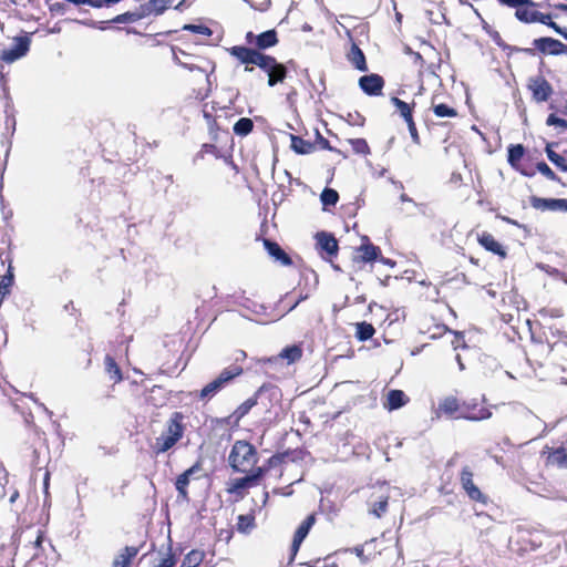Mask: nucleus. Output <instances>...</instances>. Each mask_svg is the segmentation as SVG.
Here are the masks:
<instances>
[{"mask_svg": "<svg viewBox=\"0 0 567 567\" xmlns=\"http://www.w3.org/2000/svg\"><path fill=\"white\" fill-rule=\"evenodd\" d=\"M184 415L181 412H174L167 421L166 430L156 439L154 449L156 453H164L172 449L183 436Z\"/></svg>", "mask_w": 567, "mask_h": 567, "instance_id": "1", "label": "nucleus"}, {"mask_svg": "<svg viewBox=\"0 0 567 567\" xmlns=\"http://www.w3.org/2000/svg\"><path fill=\"white\" fill-rule=\"evenodd\" d=\"M257 462L255 447L246 441H237L229 455L230 466L236 472L248 473Z\"/></svg>", "mask_w": 567, "mask_h": 567, "instance_id": "2", "label": "nucleus"}, {"mask_svg": "<svg viewBox=\"0 0 567 567\" xmlns=\"http://www.w3.org/2000/svg\"><path fill=\"white\" fill-rule=\"evenodd\" d=\"M268 75V85L274 86L282 82L287 75V69L284 64L278 63L274 56L260 53L256 64Z\"/></svg>", "mask_w": 567, "mask_h": 567, "instance_id": "3", "label": "nucleus"}, {"mask_svg": "<svg viewBox=\"0 0 567 567\" xmlns=\"http://www.w3.org/2000/svg\"><path fill=\"white\" fill-rule=\"evenodd\" d=\"M228 52L231 56L236 58L240 63L245 64L246 72L254 71V65L256 64L261 53L256 49L243 45L231 47L230 49H228Z\"/></svg>", "mask_w": 567, "mask_h": 567, "instance_id": "4", "label": "nucleus"}, {"mask_svg": "<svg viewBox=\"0 0 567 567\" xmlns=\"http://www.w3.org/2000/svg\"><path fill=\"white\" fill-rule=\"evenodd\" d=\"M246 42L249 45H255L258 51L266 50L268 48L275 47L278 43L277 32L275 30L265 31L258 35L252 32H248L246 34Z\"/></svg>", "mask_w": 567, "mask_h": 567, "instance_id": "5", "label": "nucleus"}, {"mask_svg": "<svg viewBox=\"0 0 567 567\" xmlns=\"http://www.w3.org/2000/svg\"><path fill=\"white\" fill-rule=\"evenodd\" d=\"M29 45L30 40L28 38H17L12 48L2 51L1 58L3 61L12 63L27 54Z\"/></svg>", "mask_w": 567, "mask_h": 567, "instance_id": "6", "label": "nucleus"}, {"mask_svg": "<svg viewBox=\"0 0 567 567\" xmlns=\"http://www.w3.org/2000/svg\"><path fill=\"white\" fill-rule=\"evenodd\" d=\"M491 416L492 412L487 408L470 403H464L461 413L455 415L456 419H465L468 421H483Z\"/></svg>", "mask_w": 567, "mask_h": 567, "instance_id": "7", "label": "nucleus"}, {"mask_svg": "<svg viewBox=\"0 0 567 567\" xmlns=\"http://www.w3.org/2000/svg\"><path fill=\"white\" fill-rule=\"evenodd\" d=\"M534 45L543 53L558 55L567 53V47L559 40L553 38H539L534 40Z\"/></svg>", "mask_w": 567, "mask_h": 567, "instance_id": "8", "label": "nucleus"}, {"mask_svg": "<svg viewBox=\"0 0 567 567\" xmlns=\"http://www.w3.org/2000/svg\"><path fill=\"white\" fill-rule=\"evenodd\" d=\"M528 86L533 92L534 99L538 102L547 101L553 92L550 84L543 76L530 79Z\"/></svg>", "mask_w": 567, "mask_h": 567, "instance_id": "9", "label": "nucleus"}, {"mask_svg": "<svg viewBox=\"0 0 567 567\" xmlns=\"http://www.w3.org/2000/svg\"><path fill=\"white\" fill-rule=\"evenodd\" d=\"M361 90L368 95H380L384 85L383 79L378 74L361 76L359 80Z\"/></svg>", "mask_w": 567, "mask_h": 567, "instance_id": "10", "label": "nucleus"}, {"mask_svg": "<svg viewBox=\"0 0 567 567\" xmlns=\"http://www.w3.org/2000/svg\"><path fill=\"white\" fill-rule=\"evenodd\" d=\"M315 522H316L315 516L309 515L296 530L293 540H292V545H291V558H290L291 560L297 555L301 543L307 537V535H308L310 528L312 527V525L315 524Z\"/></svg>", "mask_w": 567, "mask_h": 567, "instance_id": "11", "label": "nucleus"}, {"mask_svg": "<svg viewBox=\"0 0 567 567\" xmlns=\"http://www.w3.org/2000/svg\"><path fill=\"white\" fill-rule=\"evenodd\" d=\"M461 483L468 497L473 501H482L483 494L473 482V473L468 467H464L461 473Z\"/></svg>", "mask_w": 567, "mask_h": 567, "instance_id": "12", "label": "nucleus"}, {"mask_svg": "<svg viewBox=\"0 0 567 567\" xmlns=\"http://www.w3.org/2000/svg\"><path fill=\"white\" fill-rule=\"evenodd\" d=\"M532 206L540 210H567V199L533 197Z\"/></svg>", "mask_w": 567, "mask_h": 567, "instance_id": "13", "label": "nucleus"}, {"mask_svg": "<svg viewBox=\"0 0 567 567\" xmlns=\"http://www.w3.org/2000/svg\"><path fill=\"white\" fill-rule=\"evenodd\" d=\"M266 389V385L260 386L254 396L247 399L234 411L229 420H233L234 423H238L257 404L258 396L261 395Z\"/></svg>", "mask_w": 567, "mask_h": 567, "instance_id": "14", "label": "nucleus"}, {"mask_svg": "<svg viewBox=\"0 0 567 567\" xmlns=\"http://www.w3.org/2000/svg\"><path fill=\"white\" fill-rule=\"evenodd\" d=\"M409 402V398L401 390H390L383 402L384 409L389 411L398 410Z\"/></svg>", "mask_w": 567, "mask_h": 567, "instance_id": "15", "label": "nucleus"}, {"mask_svg": "<svg viewBox=\"0 0 567 567\" xmlns=\"http://www.w3.org/2000/svg\"><path fill=\"white\" fill-rule=\"evenodd\" d=\"M388 502L389 495L386 493H381L375 497L372 495L368 503L369 513L378 518L382 517L388 511Z\"/></svg>", "mask_w": 567, "mask_h": 567, "instance_id": "16", "label": "nucleus"}, {"mask_svg": "<svg viewBox=\"0 0 567 567\" xmlns=\"http://www.w3.org/2000/svg\"><path fill=\"white\" fill-rule=\"evenodd\" d=\"M317 244L321 248V250L326 251L328 255H336L338 251V241L337 239L327 233H318L317 234Z\"/></svg>", "mask_w": 567, "mask_h": 567, "instance_id": "17", "label": "nucleus"}, {"mask_svg": "<svg viewBox=\"0 0 567 567\" xmlns=\"http://www.w3.org/2000/svg\"><path fill=\"white\" fill-rule=\"evenodd\" d=\"M264 472L262 467H257L251 472V474L235 480L233 483V489L237 491L251 486L264 475Z\"/></svg>", "mask_w": 567, "mask_h": 567, "instance_id": "18", "label": "nucleus"}, {"mask_svg": "<svg viewBox=\"0 0 567 567\" xmlns=\"http://www.w3.org/2000/svg\"><path fill=\"white\" fill-rule=\"evenodd\" d=\"M264 245L268 254L276 260L280 261L282 265L286 266L291 264V259L289 258V256L280 248V246L277 243L265 239Z\"/></svg>", "mask_w": 567, "mask_h": 567, "instance_id": "19", "label": "nucleus"}, {"mask_svg": "<svg viewBox=\"0 0 567 567\" xmlns=\"http://www.w3.org/2000/svg\"><path fill=\"white\" fill-rule=\"evenodd\" d=\"M478 241L485 249L499 255L502 258L506 256V251L503 246L491 234H483L478 238Z\"/></svg>", "mask_w": 567, "mask_h": 567, "instance_id": "20", "label": "nucleus"}, {"mask_svg": "<svg viewBox=\"0 0 567 567\" xmlns=\"http://www.w3.org/2000/svg\"><path fill=\"white\" fill-rule=\"evenodd\" d=\"M136 547L126 546L113 560V567H130L132 559L137 555Z\"/></svg>", "mask_w": 567, "mask_h": 567, "instance_id": "21", "label": "nucleus"}, {"mask_svg": "<svg viewBox=\"0 0 567 567\" xmlns=\"http://www.w3.org/2000/svg\"><path fill=\"white\" fill-rule=\"evenodd\" d=\"M226 388V384L216 377L213 381L207 383L199 392L198 398L200 400H208L216 395L219 391Z\"/></svg>", "mask_w": 567, "mask_h": 567, "instance_id": "22", "label": "nucleus"}, {"mask_svg": "<svg viewBox=\"0 0 567 567\" xmlns=\"http://www.w3.org/2000/svg\"><path fill=\"white\" fill-rule=\"evenodd\" d=\"M463 405L458 403V400L454 396H447L444 398L440 404H439V412H442L446 415H454L458 412V414L462 411Z\"/></svg>", "mask_w": 567, "mask_h": 567, "instance_id": "23", "label": "nucleus"}, {"mask_svg": "<svg viewBox=\"0 0 567 567\" xmlns=\"http://www.w3.org/2000/svg\"><path fill=\"white\" fill-rule=\"evenodd\" d=\"M359 256L355 259H359L364 262H371L375 260L380 254V248L372 244H363L358 249Z\"/></svg>", "mask_w": 567, "mask_h": 567, "instance_id": "24", "label": "nucleus"}, {"mask_svg": "<svg viewBox=\"0 0 567 567\" xmlns=\"http://www.w3.org/2000/svg\"><path fill=\"white\" fill-rule=\"evenodd\" d=\"M198 470L197 466H192L190 468L186 470L184 473H182L177 480H176V489L183 498H187V485L189 483L190 476Z\"/></svg>", "mask_w": 567, "mask_h": 567, "instance_id": "25", "label": "nucleus"}, {"mask_svg": "<svg viewBox=\"0 0 567 567\" xmlns=\"http://www.w3.org/2000/svg\"><path fill=\"white\" fill-rule=\"evenodd\" d=\"M534 8H535L534 2H533V4H524L522 7H518L516 9L515 16L522 22H525V23L535 22V17H536L537 10H535Z\"/></svg>", "mask_w": 567, "mask_h": 567, "instance_id": "26", "label": "nucleus"}, {"mask_svg": "<svg viewBox=\"0 0 567 567\" xmlns=\"http://www.w3.org/2000/svg\"><path fill=\"white\" fill-rule=\"evenodd\" d=\"M105 371L110 375V379L114 381V383H118L122 381L123 377L121 370L115 362V360L111 355L105 357Z\"/></svg>", "mask_w": 567, "mask_h": 567, "instance_id": "27", "label": "nucleus"}, {"mask_svg": "<svg viewBox=\"0 0 567 567\" xmlns=\"http://www.w3.org/2000/svg\"><path fill=\"white\" fill-rule=\"evenodd\" d=\"M243 373V368L236 364L229 365L225 368L219 374L218 379H220L226 386L237 377Z\"/></svg>", "mask_w": 567, "mask_h": 567, "instance_id": "28", "label": "nucleus"}, {"mask_svg": "<svg viewBox=\"0 0 567 567\" xmlns=\"http://www.w3.org/2000/svg\"><path fill=\"white\" fill-rule=\"evenodd\" d=\"M350 61L352 64L360 71H367L368 66L365 63V58L363 52L357 47L352 45L351 52L349 54Z\"/></svg>", "mask_w": 567, "mask_h": 567, "instance_id": "29", "label": "nucleus"}, {"mask_svg": "<svg viewBox=\"0 0 567 567\" xmlns=\"http://www.w3.org/2000/svg\"><path fill=\"white\" fill-rule=\"evenodd\" d=\"M291 148L298 154H309L313 150V145L299 136H291Z\"/></svg>", "mask_w": 567, "mask_h": 567, "instance_id": "30", "label": "nucleus"}, {"mask_svg": "<svg viewBox=\"0 0 567 567\" xmlns=\"http://www.w3.org/2000/svg\"><path fill=\"white\" fill-rule=\"evenodd\" d=\"M254 123L248 117L239 118L234 125V133L239 136H246L252 131Z\"/></svg>", "mask_w": 567, "mask_h": 567, "instance_id": "31", "label": "nucleus"}, {"mask_svg": "<svg viewBox=\"0 0 567 567\" xmlns=\"http://www.w3.org/2000/svg\"><path fill=\"white\" fill-rule=\"evenodd\" d=\"M375 330L371 323L368 322H359L357 323V332L355 336L360 341L369 340L373 337Z\"/></svg>", "mask_w": 567, "mask_h": 567, "instance_id": "32", "label": "nucleus"}, {"mask_svg": "<svg viewBox=\"0 0 567 567\" xmlns=\"http://www.w3.org/2000/svg\"><path fill=\"white\" fill-rule=\"evenodd\" d=\"M255 527V517L252 515H239L237 522V530L248 534Z\"/></svg>", "mask_w": 567, "mask_h": 567, "instance_id": "33", "label": "nucleus"}, {"mask_svg": "<svg viewBox=\"0 0 567 567\" xmlns=\"http://www.w3.org/2000/svg\"><path fill=\"white\" fill-rule=\"evenodd\" d=\"M301 355H302V351L297 346L287 347L279 353V357L281 359H286L288 361V363L296 362L297 360H299L301 358Z\"/></svg>", "mask_w": 567, "mask_h": 567, "instance_id": "34", "label": "nucleus"}, {"mask_svg": "<svg viewBox=\"0 0 567 567\" xmlns=\"http://www.w3.org/2000/svg\"><path fill=\"white\" fill-rule=\"evenodd\" d=\"M203 551L192 550L185 556L181 567H197L203 561Z\"/></svg>", "mask_w": 567, "mask_h": 567, "instance_id": "35", "label": "nucleus"}, {"mask_svg": "<svg viewBox=\"0 0 567 567\" xmlns=\"http://www.w3.org/2000/svg\"><path fill=\"white\" fill-rule=\"evenodd\" d=\"M391 102L396 107V110L400 112L401 116L404 118L405 122L413 118L412 117V109L408 103L400 100L399 97H392Z\"/></svg>", "mask_w": 567, "mask_h": 567, "instance_id": "36", "label": "nucleus"}, {"mask_svg": "<svg viewBox=\"0 0 567 567\" xmlns=\"http://www.w3.org/2000/svg\"><path fill=\"white\" fill-rule=\"evenodd\" d=\"M320 198L326 209L328 206H334L338 203L339 195L338 192L332 188H324Z\"/></svg>", "mask_w": 567, "mask_h": 567, "instance_id": "37", "label": "nucleus"}, {"mask_svg": "<svg viewBox=\"0 0 567 567\" xmlns=\"http://www.w3.org/2000/svg\"><path fill=\"white\" fill-rule=\"evenodd\" d=\"M546 153H547V157L548 159L554 163L558 168H560L561 171L564 172H567V159L565 157H563L561 155L555 153L551 148H550V145H547L546 147Z\"/></svg>", "mask_w": 567, "mask_h": 567, "instance_id": "38", "label": "nucleus"}, {"mask_svg": "<svg viewBox=\"0 0 567 567\" xmlns=\"http://www.w3.org/2000/svg\"><path fill=\"white\" fill-rule=\"evenodd\" d=\"M524 156V147L520 144L513 145L508 150V163L516 167L518 162Z\"/></svg>", "mask_w": 567, "mask_h": 567, "instance_id": "39", "label": "nucleus"}, {"mask_svg": "<svg viewBox=\"0 0 567 567\" xmlns=\"http://www.w3.org/2000/svg\"><path fill=\"white\" fill-rule=\"evenodd\" d=\"M433 112L437 117H454L457 114L455 109L446 104L434 105Z\"/></svg>", "mask_w": 567, "mask_h": 567, "instance_id": "40", "label": "nucleus"}, {"mask_svg": "<svg viewBox=\"0 0 567 567\" xmlns=\"http://www.w3.org/2000/svg\"><path fill=\"white\" fill-rule=\"evenodd\" d=\"M349 143L351 144L352 150L357 154H367V153H369V146H368V143L365 142V140H363V138H354V140H350Z\"/></svg>", "mask_w": 567, "mask_h": 567, "instance_id": "41", "label": "nucleus"}, {"mask_svg": "<svg viewBox=\"0 0 567 567\" xmlns=\"http://www.w3.org/2000/svg\"><path fill=\"white\" fill-rule=\"evenodd\" d=\"M183 29L207 37L212 34V30L203 24H185Z\"/></svg>", "mask_w": 567, "mask_h": 567, "instance_id": "42", "label": "nucleus"}, {"mask_svg": "<svg viewBox=\"0 0 567 567\" xmlns=\"http://www.w3.org/2000/svg\"><path fill=\"white\" fill-rule=\"evenodd\" d=\"M546 124L548 126H559L563 128H567V121L560 117H557L555 114H550L547 120Z\"/></svg>", "mask_w": 567, "mask_h": 567, "instance_id": "43", "label": "nucleus"}, {"mask_svg": "<svg viewBox=\"0 0 567 567\" xmlns=\"http://www.w3.org/2000/svg\"><path fill=\"white\" fill-rule=\"evenodd\" d=\"M537 169L540 174L546 176L548 179H550V181L556 179L555 173L551 171V168L546 163H544V162L538 163Z\"/></svg>", "mask_w": 567, "mask_h": 567, "instance_id": "44", "label": "nucleus"}, {"mask_svg": "<svg viewBox=\"0 0 567 567\" xmlns=\"http://www.w3.org/2000/svg\"><path fill=\"white\" fill-rule=\"evenodd\" d=\"M499 3L505 4L511 8H518L524 4H533L532 0H497Z\"/></svg>", "mask_w": 567, "mask_h": 567, "instance_id": "45", "label": "nucleus"}, {"mask_svg": "<svg viewBox=\"0 0 567 567\" xmlns=\"http://www.w3.org/2000/svg\"><path fill=\"white\" fill-rule=\"evenodd\" d=\"M554 460L559 464L567 466V447L558 449L554 453Z\"/></svg>", "mask_w": 567, "mask_h": 567, "instance_id": "46", "label": "nucleus"}, {"mask_svg": "<svg viewBox=\"0 0 567 567\" xmlns=\"http://www.w3.org/2000/svg\"><path fill=\"white\" fill-rule=\"evenodd\" d=\"M406 124H408L409 132L411 134L412 140L416 144H419L420 143V137H419V134H417V131H416V126H415V123H414L413 118L406 121Z\"/></svg>", "mask_w": 567, "mask_h": 567, "instance_id": "47", "label": "nucleus"}, {"mask_svg": "<svg viewBox=\"0 0 567 567\" xmlns=\"http://www.w3.org/2000/svg\"><path fill=\"white\" fill-rule=\"evenodd\" d=\"M550 21L551 17L549 14H544L539 11L536 12L535 22H540L547 25Z\"/></svg>", "mask_w": 567, "mask_h": 567, "instance_id": "48", "label": "nucleus"}, {"mask_svg": "<svg viewBox=\"0 0 567 567\" xmlns=\"http://www.w3.org/2000/svg\"><path fill=\"white\" fill-rule=\"evenodd\" d=\"M174 565H175V559L172 556H168V557L162 559V561L159 563V565L157 567H174Z\"/></svg>", "mask_w": 567, "mask_h": 567, "instance_id": "49", "label": "nucleus"}, {"mask_svg": "<svg viewBox=\"0 0 567 567\" xmlns=\"http://www.w3.org/2000/svg\"><path fill=\"white\" fill-rule=\"evenodd\" d=\"M151 3L158 12H162L165 9V0H151Z\"/></svg>", "mask_w": 567, "mask_h": 567, "instance_id": "50", "label": "nucleus"}, {"mask_svg": "<svg viewBox=\"0 0 567 567\" xmlns=\"http://www.w3.org/2000/svg\"><path fill=\"white\" fill-rule=\"evenodd\" d=\"M120 0H93L94 8H101L104 3H116Z\"/></svg>", "mask_w": 567, "mask_h": 567, "instance_id": "51", "label": "nucleus"}, {"mask_svg": "<svg viewBox=\"0 0 567 567\" xmlns=\"http://www.w3.org/2000/svg\"><path fill=\"white\" fill-rule=\"evenodd\" d=\"M184 68L188 69L189 71H194V70H200L203 72H205L206 70L205 69H200L199 66H196L194 64H186V63H181Z\"/></svg>", "mask_w": 567, "mask_h": 567, "instance_id": "52", "label": "nucleus"}, {"mask_svg": "<svg viewBox=\"0 0 567 567\" xmlns=\"http://www.w3.org/2000/svg\"><path fill=\"white\" fill-rule=\"evenodd\" d=\"M547 25L554 29L557 33H563V29L555 22L550 21Z\"/></svg>", "mask_w": 567, "mask_h": 567, "instance_id": "53", "label": "nucleus"}, {"mask_svg": "<svg viewBox=\"0 0 567 567\" xmlns=\"http://www.w3.org/2000/svg\"><path fill=\"white\" fill-rule=\"evenodd\" d=\"M354 551L358 557L363 558V548L362 547H355Z\"/></svg>", "mask_w": 567, "mask_h": 567, "instance_id": "54", "label": "nucleus"}, {"mask_svg": "<svg viewBox=\"0 0 567 567\" xmlns=\"http://www.w3.org/2000/svg\"><path fill=\"white\" fill-rule=\"evenodd\" d=\"M456 361H457V363H458L460 369H461V370H463V369H464V364H463V362H462V359H461V355H460V354H457V355H456Z\"/></svg>", "mask_w": 567, "mask_h": 567, "instance_id": "55", "label": "nucleus"}, {"mask_svg": "<svg viewBox=\"0 0 567 567\" xmlns=\"http://www.w3.org/2000/svg\"><path fill=\"white\" fill-rule=\"evenodd\" d=\"M558 9L564 11V12H567V4H559Z\"/></svg>", "mask_w": 567, "mask_h": 567, "instance_id": "56", "label": "nucleus"}, {"mask_svg": "<svg viewBox=\"0 0 567 567\" xmlns=\"http://www.w3.org/2000/svg\"><path fill=\"white\" fill-rule=\"evenodd\" d=\"M61 7H62V4H60V3H55V4L51 8V10H59Z\"/></svg>", "mask_w": 567, "mask_h": 567, "instance_id": "57", "label": "nucleus"}, {"mask_svg": "<svg viewBox=\"0 0 567 567\" xmlns=\"http://www.w3.org/2000/svg\"><path fill=\"white\" fill-rule=\"evenodd\" d=\"M559 34L563 35L567 40V30L566 29H563V33H559Z\"/></svg>", "mask_w": 567, "mask_h": 567, "instance_id": "58", "label": "nucleus"}, {"mask_svg": "<svg viewBox=\"0 0 567 567\" xmlns=\"http://www.w3.org/2000/svg\"><path fill=\"white\" fill-rule=\"evenodd\" d=\"M37 546H39L41 544V538L39 537L35 542Z\"/></svg>", "mask_w": 567, "mask_h": 567, "instance_id": "59", "label": "nucleus"}, {"mask_svg": "<svg viewBox=\"0 0 567 567\" xmlns=\"http://www.w3.org/2000/svg\"><path fill=\"white\" fill-rule=\"evenodd\" d=\"M48 480H49V476L47 475V476H45V481H48ZM44 483H45V486H47V485H48V483H47V482H44Z\"/></svg>", "mask_w": 567, "mask_h": 567, "instance_id": "60", "label": "nucleus"}, {"mask_svg": "<svg viewBox=\"0 0 567 567\" xmlns=\"http://www.w3.org/2000/svg\"><path fill=\"white\" fill-rule=\"evenodd\" d=\"M565 107H566V110H567V101H566Z\"/></svg>", "mask_w": 567, "mask_h": 567, "instance_id": "61", "label": "nucleus"}]
</instances>
